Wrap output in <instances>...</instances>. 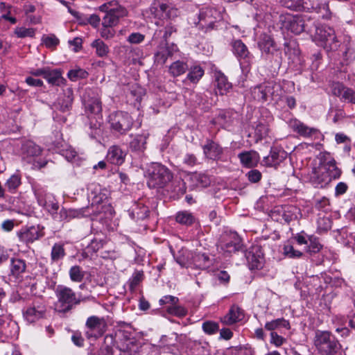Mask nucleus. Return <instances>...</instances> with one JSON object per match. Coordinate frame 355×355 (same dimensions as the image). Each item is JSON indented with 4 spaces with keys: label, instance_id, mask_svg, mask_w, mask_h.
<instances>
[{
    "label": "nucleus",
    "instance_id": "46",
    "mask_svg": "<svg viewBox=\"0 0 355 355\" xmlns=\"http://www.w3.org/2000/svg\"><path fill=\"white\" fill-rule=\"evenodd\" d=\"M165 309L169 314L179 318L184 317L187 314V310L184 306L178 305V304L168 305Z\"/></svg>",
    "mask_w": 355,
    "mask_h": 355
},
{
    "label": "nucleus",
    "instance_id": "40",
    "mask_svg": "<svg viewBox=\"0 0 355 355\" xmlns=\"http://www.w3.org/2000/svg\"><path fill=\"white\" fill-rule=\"evenodd\" d=\"M21 184V178L20 175L15 173L7 180L5 186L10 193H14Z\"/></svg>",
    "mask_w": 355,
    "mask_h": 355
},
{
    "label": "nucleus",
    "instance_id": "51",
    "mask_svg": "<svg viewBox=\"0 0 355 355\" xmlns=\"http://www.w3.org/2000/svg\"><path fill=\"white\" fill-rule=\"evenodd\" d=\"M202 328L205 334L212 335L219 330V325L213 321H205L202 323Z\"/></svg>",
    "mask_w": 355,
    "mask_h": 355
},
{
    "label": "nucleus",
    "instance_id": "25",
    "mask_svg": "<svg viewBox=\"0 0 355 355\" xmlns=\"http://www.w3.org/2000/svg\"><path fill=\"white\" fill-rule=\"evenodd\" d=\"M212 265V260L205 254L200 252H193L192 267L199 269H207Z\"/></svg>",
    "mask_w": 355,
    "mask_h": 355
},
{
    "label": "nucleus",
    "instance_id": "44",
    "mask_svg": "<svg viewBox=\"0 0 355 355\" xmlns=\"http://www.w3.org/2000/svg\"><path fill=\"white\" fill-rule=\"evenodd\" d=\"M304 24H283V26L281 27L283 33L286 31L287 36H290L289 33L295 35H298L304 31Z\"/></svg>",
    "mask_w": 355,
    "mask_h": 355
},
{
    "label": "nucleus",
    "instance_id": "57",
    "mask_svg": "<svg viewBox=\"0 0 355 355\" xmlns=\"http://www.w3.org/2000/svg\"><path fill=\"white\" fill-rule=\"evenodd\" d=\"M234 355H254L253 349L249 345L239 346L234 349Z\"/></svg>",
    "mask_w": 355,
    "mask_h": 355
},
{
    "label": "nucleus",
    "instance_id": "48",
    "mask_svg": "<svg viewBox=\"0 0 355 355\" xmlns=\"http://www.w3.org/2000/svg\"><path fill=\"white\" fill-rule=\"evenodd\" d=\"M92 46L96 49V53L99 57H104L108 53V47L101 40H94Z\"/></svg>",
    "mask_w": 355,
    "mask_h": 355
},
{
    "label": "nucleus",
    "instance_id": "9",
    "mask_svg": "<svg viewBox=\"0 0 355 355\" xmlns=\"http://www.w3.org/2000/svg\"><path fill=\"white\" fill-rule=\"evenodd\" d=\"M315 39L322 42L324 48L336 50L339 46L338 41L334 35V31L327 24H320L316 27Z\"/></svg>",
    "mask_w": 355,
    "mask_h": 355
},
{
    "label": "nucleus",
    "instance_id": "20",
    "mask_svg": "<svg viewBox=\"0 0 355 355\" xmlns=\"http://www.w3.org/2000/svg\"><path fill=\"white\" fill-rule=\"evenodd\" d=\"M244 318V311L238 305H232L228 313L221 318V322L230 325L242 320Z\"/></svg>",
    "mask_w": 355,
    "mask_h": 355
},
{
    "label": "nucleus",
    "instance_id": "24",
    "mask_svg": "<svg viewBox=\"0 0 355 355\" xmlns=\"http://www.w3.org/2000/svg\"><path fill=\"white\" fill-rule=\"evenodd\" d=\"M125 154L117 146H111L107 153L106 159L113 164L121 165L125 160Z\"/></svg>",
    "mask_w": 355,
    "mask_h": 355
},
{
    "label": "nucleus",
    "instance_id": "16",
    "mask_svg": "<svg viewBox=\"0 0 355 355\" xmlns=\"http://www.w3.org/2000/svg\"><path fill=\"white\" fill-rule=\"evenodd\" d=\"M287 157V153L278 147L271 148L270 155L263 157V162L266 166L277 167Z\"/></svg>",
    "mask_w": 355,
    "mask_h": 355
},
{
    "label": "nucleus",
    "instance_id": "59",
    "mask_svg": "<svg viewBox=\"0 0 355 355\" xmlns=\"http://www.w3.org/2000/svg\"><path fill=\"white\" fill-rule=\"evenodd\" d=\"M329 199L326 197H322L321 199L315 200V209L318 210H322V214H327L326 212L329 210Z\"/></svg>",
    "mask_w": 355,
    "mask_h": 355
},
{
    "label": "nucleus",
    "instance_id": "22",
    "mask_svg": "<svg viewBox=\"0 0 355 355\" xmlns=\"http://www.w3.org/2000/svg\"><path fill=\"white\" fill-rule=\"evenodd\" d=\"M214 78L216 94H226L232 89V83L227 80V77L220 71L214 73Z\"/></svg>",
    "mask_w": 355,
    "mask_h": 355
},
{
    "label": "nucleus",
    "instance_id": "42",
    "mask_svg": "<svg viewBox=\"0 0 355 355\" xmlns=\"http://www.w3.org/2000/svg\"><path fill=\"white\" fill-rule=\"evenodd\" d=\"M176 221L185 225H190L194 223L195 218L193 214L187 211H179L176 214Z\"/></svg>",
    "mask_w": 355,
    "mask_h": 355
},
{
    "label": "nucleus",
    "instance_id": "37",
    "mask_svg": "<svg viewBox=\"0 0 355 355\" xmlns=\"http://www.w3.org/2000/svg\"><path fill=\"white\" fill-rule=\"evenodd\" d=\"M44 78L51 85H60L64 79L62 77L61 73L58 70L47 69Z\"/></svg>",
    "mask_w": 355,
    "mask_h": 355
},
{
    "label": "nucleus",
    "instance_id": "63",
    "mask_svg": "<svg viewBox=\"0 0 355 355\" xmlns=\"http://www.w3.org/2000/svg\"><path fill=\"white\" fill-rule=\"evenodd\" d=\"M295 129L303 136H309L311 134V128L304 125L300 121H295L294 125Z\"/></svg>",
    "mask_w": 355,
    "mask_h": 355
},
{
    "label": "nucleus",
    "instance_id": "21",
    "mask_svg": "<svg viewBox=\"0 0 355 355\" xmlns=\"http://www.w3.org/2000/svg\"><path fill=\"white\" fill-rule=\"evenodd\" d=\"M202 149L205 157L213 160L220 159L223 153L222 147L211 140H207Z\"/></svg>",
    "mask_w": 355,
    "mask_h": 355
},
{
    "label": "nucleus",
    "instance_id": "35",
    "mask_svg": "<svg viewBox=\"0 0 355 355\" xmlns=\"http://www.w3.org/2000/svg\"><path fill=\"white\" fill-rule=\"evenodd\" d=\"M264 327L268 331H273L280 328L288 329H290V324L288 320L281 318L266 322Z\"/></svg>",
    "mask_w": 355,
    "mask_h": 355
},
{
    "label": "nucleus",
    "instance_id": "19",
    "mask_svg": "<svg viewBox=\"0 0 355 355\" xmlns=\"http://www.w3.org/2000/svg\"><path fill=\"white\" fill-rule=\"evenodd\" d=\"M26 263L24 259L12 258L10 265V277L16 281H20L23 274L26 272Z\"/></svg>",
    "mask_w": 355,
    "mask_h": 355
},
{
    "label": "nucleus",
    "instance_id": "7",
    "mask_svg": "<svg viewBox=\"0 0 355 355\" xmlns=\"http://www.w3.org/2000/svg\"><path fill=\"white\" fill-rule=\"evenodd\" d=\"M99 10L104 14L103 19L105 22H114L122 19L128 15L127 10L119 5L116 1L103 3L99 7Z\"/></svg>",
    "mask_w": 355,
    "mask_h": 355
},
{
    "label": "nucleus",
    "instance_id": "31",
    "mask_svg": "<svg viewBox=\"0 0 355 355\" xmlns=\"http://www.w3.org/2000/svg\"><path fill=\"white\" fill-rule=\"evenodd\" d=\"M140 345L137 341L129 339L125 340L120 347V350L127 355H137L140 350Z\"/></svg>",
    "mask_w": 355,
    "mask_h": 355
},
{
    "label": "nucleus",
    "instance_id": "27",
    "mask_svg": "<svg viewBox=\"0 0 355 355\" xmlns=\"http://www.w3.org/2000/svg\"><path fill=\"white\" fill-rule=\"evenodd\" d=\"M193 252L185 248H182L178 254L174 256L176 262L181 266L191 268L193 262Z\"/></svg>",
    "mask_w": 355,
    "mask_h": 355
},
{
    "label": "nucleus",
    "instance_id": "49",
    "mask_svg": "<svg viewBox=\"0 0 355 355\" xmlns=\"http://www.w3.org/2000/svg\"><path fill=\"white\" fill-rule=\"evenodd\" d=\"M283 253L286 257L291 259L299 258L302 255L300 251L295 250L294 247L289 243H286L284 245Z\"/></svg>",
    "mask_w": 355,
    "mask_h": 355
},
{
    "label": "nucleus",
    "instance_id": "5",
    "mask_svg": "<svg viewBox=\"0 0 355 355\" xmlns=\"http://www.w3.org/2000/svg\"><path fill=\"white\" fill-rule=\"evenodd\" d=\"M314 345L321 355H332L338 348L335 337L328 331H316Z\"/></svg>",
    "mask_w": 355,
    "mask_h": 355
},
{
    "label": "nucleus",
    "instance_id": "50",
    "mask_svg": "<svg viewBox=\"0 0 355 355\" xmlns=\"http://www.w3.org/2000/svg\"><path fill=\"white\" fill-rule=\"evenodd\" d=\"M68 78L72 80L76 81L78 78H85L88 76V73L83 69L78 68L70 70L67 73Z\"/></svg>",
    "mask_w": 355,
    "mask_h": 355
},
{
    "label": "nucleus",
    "instance_id": "33",
    "mask_svg": "<svg viewBox=\"0 0 355 355\" xmlns=\"http://www.w3.org/2000/svg\"><path fill=\"white\" fill-rule=\"evenodd\" d=\"M188 69L186 62L177 60L173 62L168 67V72L173 77H178L184 73Z\"/></svg>",
    "mask_w": 355,
    "mask_h": 355
},
{
    "label": "nucleus",
    "instance_id": "54",
    "mask_svg": "<svg viewBox=\"0 0 355 355\" xmlns=\"http://www.w3.org/2000/svg\"><path fill=\"white\" fill-rule=\"evenodd\" d=\"M42 41L47 48H54L59 44V40L54 35H44Z\"/></svg>",
    "mask_w": 355,
    "mask_h": 355
},
{
    "label": "nucleus",
    "instance_id": "28",
    "mask_svg": "<svg viewBox=\"0 0 355 355\" xmlns=\"http://www.w3.org/2000/svg\"><path fill=\"white\" fill-rule=\"evenodd\" d=\"M241 164L246 167H253L259 160V154L253 150L245 151L238 155Z\"/></svg>",
    "mask_w": 355,
    "mask_h": 355
},
{
    "label": "nucleus",
    "instance_id": "2",
    "mask_svg": "<svg viewBox=\"0 0 355 355\" xmlns=\"http://www.w3.org/2000/svg\"><path fill=\"white\" fill-rule=\"evenodd\" d=\"M107 196L105 193L98 192L92 197L90 206L82 207L77 209H61L60 211V218L61 220H69L74 218H80L85 216H96L102 211H108L110 215L112 214L113 209L110 205L105 204Z\"/></svg>",
    "mask_w": 355,
    "mask_h": 355
},
{
    "label": "nucleus",
    "instance_id": "11",
    "mask_svg": "<svg viewBox=\"0 0 355 355\" xmlns=\"http://www.w3.org/2000/svg\"><path fill=\"white\" fill-rule=\"evenodd\" d=\"M83 102L85 106V111L88 117L90 115H94L97 120L100 117L102 110L101 102L98 97L94 95L92 90H89L84 94Z\"/></svg>",
    "mask_w": 355,
    "mask_h": 355
},
{
    "label": "nucleus",
    "instance_id": "58",
    "mask_svg": "<svg viewBox=\"0 0 355 355\" xmlns=\"http://www.w3.org/2000/svg\"><path fill=\"white\" fill-rule=\"evenodd\" d=\"M101 35L103 37L110 38L114 35V31L112 26V24H102V27L100 28Z\"/></svg>",
    "mask_w": 355,
    "mask_h": 355
},
{
    "label": "nucleus",
    "instance_id": "1",
    "mask_svg": "<svg viewBox=\"0 0 355 355\" xmlns=\"http://www.w3.org/2000/svg\"><path fill=\"white\" fill-rule=\"evenodd\" d=\"M323 139L322 134L312 128V147L315 148V166L312 170V186L318 188L325 187L332 180L338 179L342 173L335 159L323 149L320 143Z\"/></svg>",
    "mask_w": 355,
    "mask_h": 355
},
{
    "label": "nucleus",
    "instance_id": "43",
    "mask_svg": "<svg viewBox=\"0 0 355 355\" xmlns=\"http://www.w3.org/2000/svg\"><path fill=\"white\" fill-rule=\"evenodd\" d=\"M33 190L37 200L38 204L41 207H45L47 205V200L46 199V191L40 185L34 184L33 186Z\"/></svg>",
    "mask_w": 355,
    "mask_h": 355
},
{
    "label": "nucleus",
    "instance_id": "3",
    "mask_svg": "<svg viewBox=\"0 0 355 355\" xmlns=\"http://www.w3.org/2000/svg\"><path fill=\"white\" fill-rule=\"evenodd\" d=\"M57 302L55 304V310L60 313H67L82 302H85L88 297H82L69 287L58 285L55 289Z\"/></svg>",
    "mask_w": 355,
    "mask_h": 355
},
{
    "label": "nucleus",
    "instance_id": "47",
    "mask_svg": "<svg viewBox=\"0 0 355 355\" xmlns=\"http://www.w3.org/2000/svg\"><path fill=\"white\" fill-rule=\"evenodd\" d=\"M169 57H171L169 49L162 47L155 54V62L162 65L165 64Z\"/></svg>",
    "mask_w": 355,
    "mask_h": 355
},
{
    "label": "nucleus",
    "instance_id": "17",
    "mask_svg": "<svg viewBox=\"0 0 355 355\" xmlns=\"http://www.w3.org/2000/svg\"><path fill=\"white\" fill-rule=\"evenodd\" d=\"M258 47L262 55H272L277 51V45L273 39L268 35L262 34L258 42Z\"/></svg>",
    "mask_w": 355,
    "mask_h": 355
},
{
    "label": "nucleus",
    "instance_id": "6",
    "mask_svg": "<svg viewBox=\"0 0 355 355\" xmlns=\"http://www.w3.org/2000/svg\"><path fill=\"white\" fill-rule=\"evenodd\" d=\"M151 14L159 20H173L179 14L177 8L172 6L170 0H153L150 8Z\"/></svg>",
    "mask_w": 355,
    "mask_h": 355
},
{
    "label": "nucleus",
    "instance_id": "26",
    "mask_svg": "<svg viewBox=\"0 0 355 355\" xmlns=\"http://www.w3.org/2000/svg\"><path fill=\"white\" fill-rule=\"evenodd\" d=\"M73 101V89L71 87H67L63 89L62 96L58 100L57 105L62 112L69 110Z\"/></svg>",
    "mask_w": 355,
    "mask_h": 355
},
{
    "label": "nucleus",
    "instance_id": "29",
    "mask_svg": "<svg viewBox=\"0 0 355 355\" xmlns=\"http://www.w3.org/2000/svg\"><path fill=\"white\" fill-rule=\"evenodd\" d=\"M147 138L148 134L135 135L130 142V149L135 152H143L146 148Z\"/></svg>",
    "mask_w": 355,
    "mask_h": 355
},
{
    "label": "nucleus",
    "instance_id": "12",
    "mask_svg": "<svg viewBox=\"0 0 355 355\" xmlns=\"http://www.w3.org/2000/svg\"><path fill=\"white\" fill-rule=\"evenodd\" d=\"M241 239L235 232H230L223 236L218 248L227 255H230L241 248Z\"/></svg>",
    "mask_w": 355,
    "mask_h": 355
},
{
    "label": "nucleus",
    "instance_id": "32",
    "mask_svg": "<svg viewBox=\"0 0 355 355\" xmlns=\"http://www.w3.org/2000/svg\"><path fill=\"white\" fill-rule=\"evenodd\" d=\"M204 69L199 65H194L190 67L187 78L184 81L189 80L193 84H196L204 75Z\"/></svg>",
    "mask_w": 355,
    "mask_h": 355
},
{
    "label": "nucleus",
    "instance_id": "60",
    "mask_svg": "<svg viewBox=\"0 0 355 355\" xmlns=\"http://www.w3.org/2000/svg\"><path fill=\"white\" fill-rule=\"evenodd\" d=\"M187 190L186 184L181 178L175 180L174 182L173 191L177 195H183Z\"/></svg>",
    "mask_w": 355,
    "mask_h": 355
},
{
    "label": "nucleus",
    "instance_id": "8",
    "mask_svg": "<svg viewBox=\"0 0 355 355\" xmlns=\"http://www.w3.org/2000/svg\"><path fill=\"white\" fill-rule=\"evenodd\" d=\"M111 128L121 135L129 131L133 125L131 116L125 112H116L110 115L109 120Z\"/></svg>",
    "mask_w": 355,
    "mask_h": 355
},
{
    "label": "nucleus",
    "instance_id": "62",
    "mask_svg": "<svg viewBox=\"0 0 355 355\" xmlns=\"http://www.w3.org/2000/svg\"><path fill=\"white\" fill-rule=\"evenodd\" d=\"M148 208L146 206L142 205L141 207L137 205L136 209H132L133 214H136L137 218L144 219L148 216Z\"/></svg>",
    "mask_w": 355,
    "mask_h": 355
},
{
    "label": "nucleus",
    "instance_id": "14",
    "mask_svg": "<svg viewBox=\"0 0 355 355\" xmlns=\"http://www.w3.org/2000/svg\"><path fill=\"white\" fill-rule=\"evenodd\" d=\"M233 52L239 58L242 67H248L253 56L250 53L245 44L241 40H236L232 44Z\"/></svg>",
    "mask_w": 355,
    "mask_h": 355
},
{
    "label": "nucleus",
    "instance_id": "34",
    "mask_svg": "<svg viewBox=\"0 0 355 355\" xmlns=\"http://www.w3.org/2000/svg\"><path fill=\"white\" fill-rule=\"evenodd\" d=\"M22 150L27 157H37L42 153L41 148L32 141H26L22 146Z\"/></svg>",
    "mask_w": 355,
    "mask_h": 355
},
{
    "label": "nucleus",
    "instance_id": "64",
    "mask_svg": "<svg viewBox=\"0 0 355 355\" xmlns=\"http://www.w3.org/2000/svg\"><path fill=\"white\" fill-rule=\"evenodd\" d=\"M312 254H315L317 252H320L322 256H324V252H326V248L323 247V245L320 243L318 239H312Z\"/></svg>",
    "mask_w": 355,
    "mask_h": 355
},
{
    "label": "nucleus",
    "instance_id": "39",
    "mask_svg": "<svg viewBox=\"0 0 355 355\" xmlns=\"http://www.w3.org/2000/svg\"><path fill=\"white\" fill-rule=\"evenodd\" d=\"M280 3L282 6L292 10L301 11L309 9L304 6L302 0H281Z\"/></svg>",
    "mask_w": 355,
    "mask_h": 355
},
{
    "label": "nucleus",
    "instance_id": "15",
    "mask_svg": "<svg viewBox=\"0 0 355 355\" xmlns=\"http://www.w3.org/2000/svg\"><path fill=\"white\" fill-rule=\"evenodd\" d=\"M245 257L250 270L261 269L264 265L263 254L259 247H253L245 253Z\"/></svg>",
    "mask_w": 355,
    "mask_h": 355
},
{
    "label": "nucleus",
    "instance_id": "38",
    "mask_svg": "<svg viewBox=\"0 0 355 355\" xmlns=\"http://www.w3.org/2000/svg\"><path fill=\"white\" fill-rule=\"evenodd\" d=\"M318 218L317 219V232L322 233L327 232L331 228V220L329 217L327 216V214H319Z\"/></svg>",
    "mask_w": 355,
    "mask_h": 355
},
{
    "label": "nucleus",
    "instance_id": "41",
    "mask_svg": "<svg viewBox=\"0 0 355 355\" xmlns=\"http://www.w3.org/2000/svg\"><path fill=\"white\" fill-rule=\"evenodd\" d=\"M70 279L73 282H81L85 275V272L79 266H73L69 270Z\"/></svg>",
    "mask_w": 355,
    "mask_h": 355
},
{
    "label": "nucleus",
    "instance_id": "52",
    "mask_svg": "<svg viewBox=\"0 0 355 355\" xmlns=\"http://www.w3.org/2000/svg\"><path fill=\"white\" fill-rule=\"evenodd\" d=\"M143 272L136 271L133 273L132 277L129 280V286L131 291H134L143 279Z\"/></svg>",
    "mask_w": 355,
    "mask_h": 355
},
{
    "label": "nucleus",
    "instance_id": "30",
    "mask_svg": "<svg viewBox=\"0 0 355 355\" xmlns=\"http://www.w3.org/2000/svg\"><path fill=\"white\" fill-rule=\"evenodd\" d=\"M270 87L264 85H259L253 88L251 92L252 98L259 102H265L268 100L270 93Z\"/></svg>",
    "mask_w": 355,
    "mask_h": 355
},
{
    "label": "nucleus",
    "instance_id": "18",
    "mask_svg": "<svg viewBox=\"0 0 355 355\" xmlns=\"http://www.w3.org/2000/svg\"><path fill=\"white\" fill-rule=\"evenodd\" d=\"M314 12L317 17H314V19L317 20L322 19L327 21H336L337 17L335 14L332 13L329 8L327 3H317L315 6H312V13Z\"/></svg>",
    "mask_w": 355,
    "mask_h": 355
},
{
    "label": "nucleus",
    "instance_id": "55",
    "mask_svg": "<svg viewBox=\"0 0 355 355\" xmlns=\"http://www.w3.org/2000/svg\"><path fill=\"white\" fill-rule=\"evenodd\" d=\"M268 128L267 125L261 123H259L257 125L254 130V134L257 137V139H262L268 135Z\"/></svg>",
    "mask_w": 355,
    "mask_h": 355
},
{
    "label": "nucleus",
    "instance_id": "45",
    "mask_svg": "<svg viewBox=\"0 0 355 355\" xmlns=\"http://www.w3.org/2000/svg\"><path fill=\"white\" fill-rule=\"evenodd\" d=\"M65 256V251L62 244L55 243L51 252V260L54 262L58 261Z\"/></svg>",
    "mask_w": 355,
    "mask_h": 355
},
{
    "label": "nucleus",
    "instance_id": "10",
    "mask_svg": "<svg viewBox=\"0 0 355 355\" xmlns=\"http://www.w3.org/2000/svg\"><path fill=\"white\" fill-rule=\"evenodd\" d=\"M85 335L88 338H98L106 331L107 324L104 318L92 315L87 319Z\"/></svg>",
    "mask_w": 355,
    "mask_h": 355
},
{
    "label": "nucleus",
    "instance_id": "23",
    "mask_svg": "<svg viewBox=\"0 0 355 355\" xmlns=\"http://www.w3.org/2000/svg\"><path fill=\"white\" fill-rule=\"evenodd\" d=\"M42 235L37 227L32 226L29 228H24L18 232V236L21 242L26 244L32 243L39 239Z\"/></svg>",
    "mask_w": 355,
    "mask_h": 355
},
{
    "label": "nucleus",
    "instance_id": "36",
    "mask_svg": "<svg viewBox=\"0 0 355 355\" xmlns=\"http://www.w3.org/2000/svg\"><path fill=\"white\" fill-rule=\"evenodd\" d=\"M191 181L198 187L205 188L208 187L211 180L208 175L203 173H194L190 177Z\"/></svg>",
    "mask_w": 355,
    "mask_h": 355
},
{
    "label": "nucleus",
    "instance_id": "56",
    "mask_svg": "<svg viewBox=\"0 0 355 355\" xmlns=\"http://www.w3.org/2000/svg\"><path fill=\"white\" fill-rule=\"evenodd\" d=\"M340 98L343 101L355 103V92L352 89L345 87Z\"/></svg>",
    "mask_w": 355,
    "mask_h": 355
},
{
    "label": "nucleus",
    "instance_id": "53",
    "mask_svg": "<svg viewBox=\"0 0 355 355\" xmlns=\"http://www.w3.org/2000/svg\"><path fill=\"white\" fill-rule=\"evenodd\" d=\"M15 33L18 37H33L35 35V30L32 28H26L24 26H19L15 28Z\"/></svg>",
    "mask_w": 355,
    "mask_h": 355
},
{
    "label": "nucleus",
    "instance_id": "13",
    "mask_svg": "<svg viewBox=\"0 0 355 355\" xmlns=\"http://www.w3.org/2000/svg\"><path fill=\"white\" fill-rule=\"evenodd\" d=\"M46 310V305L43 300H37L24 311V317L28 322H34L44 318Z\"/></svg>",
    "mask_w": 355,
    "mask_h": 355
},
{
    "label": "nucleus",
    "instance_id": "61",
    "mask_svg": "<svg viewBox=\"0 0 355 355\" xmlns=\"http://www.w3.org/2000/svg\"><path fill=\"white\" fill-rule=\"evenodd\" d=\"M294 209H295L294 207H288L284 210L282 218L286 223H289L296 218V215L293 212Z\"/></svg>",
    "mask_w": 355,
    "mask_h": 355
},
{
    "label": "nucleus",
    "instance_id": "4",
    "mask_svg": "<svg viewBox=\"0 0 355 355\" xmlns=\"http://www.w3.org/2000/svg\"><path fill=\"white\" fill-rule=\"evenodd\" d=\"M144 176L150 188H163L173 178V174L165 166L151 163L144 170Z\"/></svg>",
    "mask_w": 355,
    "mask_h": 355
}]
</instances>
